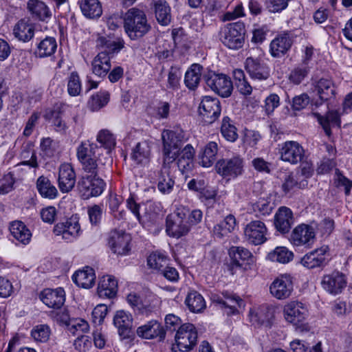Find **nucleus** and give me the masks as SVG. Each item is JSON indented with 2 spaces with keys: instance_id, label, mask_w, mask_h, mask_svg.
Returning <instances> with one entry per match:
<instances>
[{
  "instance_id": "obj_4",
  "label": "nucleus",
  "mask_w": 352,
  "mask_h": 352,
  "mask_svg": "<svg viewBox=\"0 0 352 352\" xmlns=\"http://www.w3.org/2000/svg\"><path fill=\"white\" fill-rule=\"evenodd\" d=\"M197 341V331L191 323H185L179 327L175 336L173 352H188L192 349Z\"/></svg>"
},
{
  "instance_id": "obj_10",
  "label": "nucleus",
  "mask_w": 352,
  "mask_h": 352,
  "mask_svg": "<svg viewBox=\"0 0 352 352\" xmlns=\"http://www.w3.org/2000/svg\"><path fill=\"white\" fill-rule=\"evenodd\" d=\"M346 276L338 271L324 274L321 280L322 287L327 292L334 296L341 294L346 287Z\"/></svg>"
},
{
  "instance_id": "obj_6",
  "label": "nucleus",
  "mask_w": 352,
  "mask_h": 352,
  "mask_svg": "<svg viewBox=\"0 0 352 352\" xmlns=\"http://www.w3.org/2000/svg\"><path fill=\"white\" fill-rule=\"evenodd\" d=\"M104 186V182L98 176L85 175L78 182V190L85 199L99 196L103 192Z\"/></svg>"
},
{
  "instance_id": "obj_28",
  "label": "nucleus",
  "mask_w": 352,
  "mask_h": 352,
  "mask_svg": "<svg viewBox=\"0 0 352 352\" xmlns=\"http://www.w3.org/2000/svg\"><path fill=\"white\" fill-rule=\"evenodd\" d=\"M245 69L252 78L266 80L270 76L268 68L257 59L249 57L245 60Z\"/></svg>"
},
{
  "instance_id": "obj_49",
  "label": "nucleus",
  "mask_w": 352,
  "mask_h": 352,
  "mask_svg": "<svg viewBox=\"0 0 352 352\" xmlns=\"http://www.w3.org/2000/svg\"><path fill=\"white\" fill-rule=\"evenodd\" d=\"M99 151L100 148L96 144L89 142H82L77 148V157L82 164L97 156Z\"/></svg>"
},
{
  "instance_id": "obj_23",
  "label": "nucleus",
  "mask_w": 352,
  "mask_h": 352,
  "mask_svg": "<svg viewBox=\"0 0 352 352\" xmlns=\"http://www.w3.org/2000/svg\"><path fill=\"white\" fill-rule=\"evenodd\" d=\"M58 186L63 192H69L76 183V173L71 164L60 165L58 173Z\"/></svg>"
},
{
  "instance_id": "obj_40",
  "label": "nucleus",
  "mask_w": 352,
  "mask_h": 352,
  "mask_svg": "<svg viewBox=\"0 0 352 352\" xmlns=\"http://www.w3.org/2000/svg\"><path fill=\"white\" fill-rule=\"evenodd\" d=\"M219 146L217 142H210L200 154L199 164L204 167H210L217 160Z\"/></svg>"
},
{
  "instance_id": "obj_56",
  "label": "nucleus",
  "mask_w": 352,
  "mask_h": 352,
  "mask_svg": "<svg viewBox=\"0 0 352 352\" xmlns=\"http://www.w3.org/2000/svg\"><path fill=\"white\" fill-rule=\"evenodd\" d=\"M147 263L151 268L155 269L160 273L167 265V259L162 254L154 253L149 255Z\"/></svg>"
},
{
  "instance_id": "obj_63",
  "label": "nucleus",
  "mask_w": 352,
  "mask_h": 352,
  "mask_svg": "<svg viewBox=\"0 0 352 352\" xmlns=\"http://www.w3.org/2000/svg\"><path fill=\"white\" fill-rule=\"evenodd\" d=\"M253 208L257 216H265L269 214L272 210L270 202L266 200L262 199L256 202Z\"/></svg>"
},
{
  "instance_id": "obj_21",
  "label": "nucleus",
  "mask_w": 352,
  "mask_h": 352,
  "mask_svg": "<svg viewBox=\"0 0 352 352\" xmlns=\"http://www.w3.org/2000/svg\"><path fill=\"white\" fill-rule=\"evenodd\" d=\"M40 299L48 307L59 309L63 305L65 300V291L61 287L55 289L47 288L41 292Z\"/></svg>"
},
{
  "instance_id": "obj_39",
  "label": "nucleus",
  "mask_w": 352,
  "mask_h": 352,
  "mask_svg": "<svg viewBox=\"0 0 352 352\" xmlns=\"http://www.w3.org/2000/svg\"><path fill=\"white\" fill-rule=\"evenodd\" d=\"M96 46L98 48L104 49L107 51L109 56L118 53L124 47L123 40L118 39L113 41L110 36H99L96 40Z\"/></svg>"
},
{
  "instance_id": "obj_2",
  "label": "nucleus",
  "mask_w": 352,
  "mask_h": 352,
  "mask_svg": "<svg viewBox=\"0 0 352 352\" xmlns=\"http://www.w3.org/2000/svg\"><path fill=\"white\" fill-rule=\"evenodd\" d=\"M163 155L165 164L173 162L184 142V134L181 130H164L162 133Z\"/></svg>"
},
{
  "instance_id": "obj_36",
  "label": "nucleus",
  "mask_w": 352,
  "mask_h": 352,
  "mask_svg": "<svg viewBox=\"0 0 352 352\" xmlns=\"http://www.w3.org/2000/svg\"><path fill=\"white\" fill-rule=\"evenodd\" d=\"M10 231L12 236L19 243L24 245L30 243L32 233L22 221L12 222L10 226Z\"/></svg>"
},
{
  "instance_id": "obj_17",
  "label": "nucleus",
  "mask_w": 352,
  "mask_h": 352,
  "mask_svg": "<svg viewBox=\"0 0 352 352\" xmlns=\"http://www.w3.org/2000/svg\"><path fill=\"white\" fill-rule=\"evenodd\" d=\"M136 333L140 338L147 340L158 338L160 341H163L166 337L164 327L155 320H150L138 327Z\"/></svg>"
},
{
  "instance_id": "obj_20",
  "label": "nucleus",
  "mask_w": 352,
  "mask_h": 352,
  "mask_svg": "<svg viewBox=\"0 0 352 352\" xmlns=\"http://www.w3.org/2000/svg\"><path fill=\"white\" fill-rule=\"evenodd\" d=\"M131 236L123 232L113 231L111 233L109 245L112 251L118 255H125L130 251Z\"/></svg>"
},
{
  "instance_id": "obj_22",
  "label": "nucleus",
  "mask_w": 352,
  "mask_h": 352,
  "mask_svg": "<svg viewBox=\"0 0 352 352\" xmlns=\"http://www.w3.org/2000/svg\"><path fill=\"white\" fill-rule=\"evenodd\" d=\"M80 230V224L76 217H71L65 222L57 223L54 228L56 235H62L65 240L71 241L78 236Z\"/></svg>"
},
{
  "instance_id": "obj_43",
  "label": "nucleus",
  "mask_w": 352,
  "mask_h": 352,
  "mask_svg": "<svg viewBox=\"0 0 352 352\" xmlns=\"http://www.w3.org/2000/svg\"><path fill=\"white\" fill-rule=\"evenodd\" d=\"M80 7L82 14L89 19L98 18L102 13V6L98 0H81Z\"/></svg>"
},
{
  "instance_id": "obj_47",
  "label": "nucleus",
  "mask_w": 352,
  "mask_h": 352,
  "mask_svg": "<svg viewBox=\"0 0 352 352\" xmlns=\"http://www.w3.org/2000/svg\"><path fill=\"white\" fill-rule=\"evenodd\" d=\"M185 304L188 309L193 313H200L206 307L203 296L195 291L188 293L185 300Z\"/></svg>"
},
{
  "instance_id": "obj_12",
  "label": "nucleus",
  "mask_w": 352,
  "mask_h": 352,
  "mask_svg": "<svg viewBox=\"0 0 352 352\" xmlns=\"http://www.w3.org/2000/svg\"><path fill=\"white\" fill-rule=\"evenodd\" d=\"M267 229L263 221H252L244 229L245 240L250 244L258 245L267 241Z\"/></svg>"
},
{
  "instance_id": "obj_16",
  "label": "nucleus",
  "mask_w": 352,
  "mask_h": 352,
  "mask_svg": "<svg viewBox=\"0 0 352 352\" xmlns=\"http://www.w3.org/2000/svg\"><path fill=\"white\" fill-rule=\"evenodd\" d=\"M283 313L288 322L298 326L305 320L308 311L302 302L293 301L285 305Z\"/></svg>"
},
{
  "instance_id": "obj_55",
  "label": "nucleus",
  "mask_w": 352,
  "mask_h": 352,
  "mask_svg": "<svg viewBox=\"0 0 352 352\" xmlns=\"http://www.w3.org/2000/svg\"><path fill=\"white\" fill-rule=\"evenodd\" d=\"M109 93L107 91H100L92 96L89 101V106L91 111H98L104 107L109 101Z\"/></svg>"
},
{
  "instance_id": "obj_31",
  "label": "nucleus",
  "mask_w": 352,
  "mask_h": 352,
  "mask_svg": "<svg viewBox=\"0 0 352 352\" xmlns=\"http://www.w3.org/2000/svg\"><path fill=\"white\" fill-rule=\"evenodd\" d=\"M229 255L231 257L232 265L236 267H243L245 264L253 262L252 254L243 247L233 246L230 248Z\"/></svg>"
},
{
  "instance_id": "obj_25",
  "label": "nucleus",
  "mask_w": 352,
  "mask_h": 352,
  "mask_svg": "<svg viewBox=\"0 0 352 352\" xmlns=\"http://www.w3.org/2000/svg\"><path fill=\"white\" fill-rule=\"evenodd\" d=\"M111 57L107 51L99 52L91 61L92 73L99 77L106 76L111 67Z\"/></svg>"
},
{
  "instance_id": "obj_53",
  "label": "nucleus",
  "mask_w": 352,
  "mask_h": 352,
  "mask_svg": "<svg viewBox=\"0 0 352 352\" xmlns=\"http://www.w3.org/2000/svg\"><path fill=\"white\" fill-rule=\"evenodd\" d=\"M221 133L226 140L231 142L236 141L238 138L236 128L232 124L230 118L227 116L223 118Z\"/></svg>"
},
{
  "instance_id": "obj_3",
  "label": "nucleus",
  "mask_w": 352,
  "mask_h": 352,
  "mask_svg": "<svg viewBox=\"0 0 352 352\" xmlns=\"http://www.w3.org/2000/svg\"><path fill=\"white\" fill-rule=\"evenodd\" d=\"M188 210L177 208L168 214L166 220V232L169 236L179 239L186 235L190 231V224L187 220Z\"/></svg>"
},
{
  "instance_id": "obj_13",
  "label": "nucleus",
  "mask_w": 352,
  "mask_h": 352,
  "mask_svg": "<svg viewBox=\"0 0 352 352\" xmlns=\"http://www.w3.org/2000/svg\"><path fill=\"white\" fill-rule=\"evenodd\" d=\"M314 228L309 225L302 223L297 226L290 236V242L295 246L310 248L315 241Z\"/></svg>"
},
{
  "instance_id": "obj_35",
  "label": "nucleus",
  "mask_w": 352,
  "mask_h": 352,
  "mask_svg": "<svg viewBox=\"0 0 352 352\" xmlns=\"http://www.w3.org/2000/svg\"><path fill=\"white\" fill-rule=\"evenodd\" d=\"M13 33L19 40L28 42L34 36V26L29 20L23 19L15 25Z\"/></svg>"
},
{
  "instance_id": "obj_29",
  "label": "nucleus",
  "mask_w": 352,
  "mask_h": 352,
  "mask_svg": "<svg viewBox=\"0 0 352 352\" xmlns=\"http://www.w3.org/2000/svg\"><path fill=\"white\" fill-rule=\"evenodd\" d=\"M155 18L157 22L162 25H167L171 21L170 7L166 0H152Z\"/></svg>"
},
{
  "instance_id": "obj_14",
  "label": "nucleus",
  "mask_w": 352,
  "mask_h": 352,
  "mask_svg": "<svg viewBox=\"0 0 352 352\" xmlns=\"http://www.w3.org/2000/svg\"><path fill=\"white\" fill-rule=\"evenodd\" d=\"M329 248L322 246L305 254L300 263L307 269L323 268L329 262Z\"/></svg>"
},
{
  "instance_id": "obj_58",
  "label": "nucleus",
  "mask_w": 352,
  "mask_h": 352,
  "mask_svg": "<svg viewBox=\"0 0 352 352\" xmlns=\"http://www.w3.org/2000/svg\"><path fill=\"white\" fill-rule=\"evenodd\" d=\"M82 89L80 77L76 72H72L68 78L67 91L70 96H76Z\"/></svg>"
},
{
  "instance_id": "obj_60",
  "label": "nucleus",
  "mask_w": 352,
  "mask_h": 352,
  "mask_svg": "<svg viewBox=\"0 0 352 352\" xmlns=\"http://www.w3.org/2000/svg\"><path fill=\"white\" fill-rule=\"evenodd\" d=\"M127 208L135 215L138 221L144 225L146 221L144 218L140 213V205L136 202L133 196H130L126 201Z\"/></svg>"
},
{
  "instance_id": "obj_9",
  "label": "nucleus",
  "mask_w": 352,
  "mask_h": 352,
  "mask_svg": "<svg viewBox=\"0 0 352 352\" xmlns=\"http://www.w3.org/2000/svg\"><path fill=\"white\" fill-rule=\"evenodd\" d=\"M217 172L223 177L236 178L243 171V162L239 156L219 160L216 164Z\"/></svg>"
},
{
  "instance_id": "obj_45",
  "label": "nucleus",
  "mask_w": 352,
  "mask_h": 352,
  "mask_svg": "<svg viewBox=\"0 0 352 352\" xmlns=\"http://www.w3.org/2000/svg\"><path fill=\"white\" fill-rule=\"evenodd\" d=\"M315 87L318 95L322 100H327L335 96V86L331 79L320 78Z\"/></svg>"
},
{
  "instance_id": "obj_27",
  "label": "nucleus",
  "mask_w": 352,
  "mask_h": 352,
  "mask_svg": "<svg viewBox=\"0 0 352 352\" xmlns=\"http://www.w3.org/2000/svg\"><path fill=\"white\" fill-rule=\"evenodd\" d=\"M293 41L287 34L278 35L270 43V53L274 57H280L290 49Z\"/></svg>"
},
{
  "instance_id": "obj_51",
  "label": "nucleus",
  "mask_w": 352,
  "mask_h": 352,
  "mask_svg": "<svg viewBox=\"0 0 352 352\" xmlns=\"http://www.w3.org/2000/svg\"><path fill=\"white\" fill-rule=\"evenodd\" d=\"M67 330L74 336H79L89 330L87 321L81 318L68 319L65 321Z\"/></svg>"
},
{
  "instance_id": "obj_61",
  "label": "nucleus",
  "mask_w": 352,
  "mask_h": 352,
  "mask_svg": "<svg viewBox=\"0 0 352 352\" xmlns=\"http://www.w3.org/2000/svg\"><path fill=\"white\" fill-rule=\"evenodd\" d=\"M14 184L13 175L10 173L5 175L0 179V195H5L11 191Z\"/></svg>"
},
{
  "instance_id": "obj_52",
  "label": "nucleus",
  "mask_w": 352,
  "mask_h": 352,
  "mask_svg": "<svg viewBox=\"0 0 352 352\" xmlns=\"http://www.w3.org/2000/svg\"><path fill=\"white\" fill-rule=\"evenodd\" d=\"M61 108V104L54 107L53 109L46 112L45 117L46 119L53 120L54 125L57 131L65 132L67 127L65 122L60 118Z\"/></svg>"
},
{
  "instance_id": "obj_54",
  "label": "nucleus",
  "mask_w": 352,
  "mask_h": 352,
  "mask_svg": "<svg viewBox=\"0 0 352 352\" xmlns=\"http://www.w3.org/2000/svg\"><path fill=\"white\" fill-rule=\"evenodd\" d=\"M51 335V330L47 324H38L31 331V337L37 343H45L48 341Z\"/></svg>"
},
{
  "instance_id": "obj_64",
  "label": "nucleus",
  "mask_w": 352,
  "mask_h": 352,
  "mask_svg": "<svg viewBox=\"0 0 352 352\" xmlns=\"http://www.w3.org/2000/svg\"><path fill=\"white\" fill-rule=\"evenodd\" d=\"M280 98L277 94H272L265 100V110L267 114L272 113L279 106Z\"/></svg>"
},
{
  "instance_id": "obj_19",
  "label": "nucleus",
  "mask_w": 352,
  "mask_h": 352,
  "mask_svg": "<svg viewBox=\"0 0 352 352\" xmlns=\"http://www.w3.org/2000/svg\"><path fill=\"white\" fill-rule=\"evenodd\" d=\"M109 158H107L100 153L94 158L82 163L83 170L87 175L98 176L103 175L109 168Z\"/></svg>"
},
{
  "instance_id": "obj_15",
  "label": "nucleus",
  "mask_w": 352,
  "mask_h": 352,
  "mask_svg": "<svg viewBox=\"0 0 352 352\" xmlns=\"http://www.w3.org/2000/svg\"><path fill=\"white\" fill-rule=\"evenodd\" d=\"M305 158L303 147L296 141H287L284 142L280 148V159L290 163L297 164Z\"/></svg>"
},
{
  "instance_id": "obj_33",
  "label": "nucleus",
  "mask_w": 352,
  "mask_h": 352,
  "mask_svg": "<svg viewBox=\"0 0 352 352\" xmlns=\"http://www.w3.org/2000/svg\"><path fill=\"white\" fill-rule=\"evenodd\" d=\"M117 287L118 283L114 277L109 275L104 276L99 280L98 294L100 297L111 298L116 294Z\"/></svg>"
},
{
  "instance_id": "obj_18",
  "label": "nucleus",
  "mask_w": 352,
  "mask_h": 352,
  "mask_svg": "<svg viewBox=\"0 0 352 352\" xmlns=\"http://www.w3.org/2000/svg\"><path fill=\"white\" fill-rule=\"evenodd\" d=\"M133 320L132 315L124 310H118L115 313L113 323L118 329V333L122 339L130 338Z\"/></svg>"
},
{
  "instance_id": "obj_41",
  "label": "nucleus",
  "mask_w": 352,
  "mask_h": 352,
  "mask_svg": "<svg viewBox=\"0 0 352 352\" xmlns=\"http://www.w3.org/2000/svg\"><path fill=\"white\" fill-rule=\"evenodd\" d=\"M168 164L163 163L162 168L159 173L157 188L163 194L170 192L175 182L170 175Z\"/></svg>"
},
{
  "instance_id": "obj_44",
  "label": "nucleus",
  "mask_w": 352,
  "mask_h": 352,
  "mask_svg": "<svg viewBox=\"0 0 352 352\" xmlns=\"http://www.w3.org/2000/svg\"><path fill=\"white\" fill-rule=\"evenodd\" d=\"M202 69L199 64H193L186 71L184 82L188 89L194 90L197 87L201 80Z\"/></svg>"
},
{
  "instance_id": "obj_11",
  "label": "nucleus",
  "mask_w": 352,
  "mask_h": 352,
  "mask_svg": "<svg viewBox=\"0 0 352 352\" xmlns=\"http://www.w3.org/2000/svg\"><path fill=\"white\" fill-rule=\"evenodd\" d=\"M199 112L203 122L213 123L221 114L219 100L217 98L205 96L199 104Z\"/></svg>"
},
{
  "instance_id": "obj_46",
  "label": "nucleus",
  "mask_w": 352,
  "mask_h": 352,
  "mask_svg": "<svg viewBox=\"0 0 352 352\" xmlns=\"http://www.w3.org/2000/svg\"><path fill=\"white\" fill-rule=\"evenodd\" d=\"M56 48V39L53 37H46L38 44L35 54L39 58L51 56L54 54Z\"/></svg>"
},
{
  "instance_id": "obj_5",
  "label": "nucleus",
  "mask_w": 352,
  "mask_h": 352,
  "mask_svg": "<svg viewBox=\"0 0 352 352\" xmlns=\"http://www.w3.org/2000/svg\"><path fill=\"white\" fill-rule=\"evenodd\" d=\"M245 26L242 23H232L226 25L219 32L221 43L231 50H238L244 43Z\"/></svg>"
},
{
  "instance_id": "obj_38",
  "label": "nucleus",
  "mask_w": 352,
  "mask_h": 352,
  "mask_svg": "<svg viewBox=\"0 0 352 352\" xmlns=\"http://www.w3.org/2000/svg\"><path fill=\"white\" fill-rule=\"evenodd\" d=\"M314 115L328 136H330L331 134V126H340V115L336 111H330L325 116H322L317 113H314Z\"/></svg>"
},
{
  "instance_id": "obj_34",
  "label": "nucleus",
  "mask_w": 352,
  "mask_h": 352,
  "mask_svg": "<svg viewBox=\"0 0 352 352\" xmlns=\"http://www.w3.org/2000/svg\"><path fill=\"white\" fill-rule=\"evenodd\" d=\"M96 275L94 270L89 267H86L82 270L75 272L72 276L73 281L79 287L89 289L95 283Z\"/></svg>"
},
{
  "instance_id": "obj_26",
  "label": "nucleus",
  "mask_w": 352,
  "mask_h": 352,
  "mask_svg": "<svg viewBox=\"0 0 352 352\" xmlns=\"http://www.w3.org/2000/svg\"><path fill=\"white\" fill-rule=\"evenodd\" d=\"M294 223L292 210L287 207H280L274 217V226L276 230L282 233L289 231Z\"/></svg>"
},
{
  "instance_id": "obj_48",
  "label": "nucleus",
  "mask_w": 352,
  "mask_h": 352,
  "mask_svg": "<svg viewBox=\"0 0 352 352\" xmlns=\"http://www.w3.org/2000/svg\"><path fill=\"white\" fill-rule=\"evenodd\" d=\"M36 188L40 195L45 198L54 199L58 195L56 188L44 176L37 179Z\"/></svg>"
},
{
  "instance_id": "obj_24",
  "label": "nucleus",
  "mask_w": 352,
  "mask_h": 352,
  "mask_svg": "<svg viewBox=\"0 0 352 352\" xmlns=\"http://www.w3.org/2000/svg\"><path fill=\"white\" fill-rule=\"evenodd\" d=\"M274 309L263 305L250 311V321L255 326L270 327L274 318Z\"/></svg>"
},
{
  "instance_id": "obj_57",
  "label": "nucleus",
  "mask_w": 352,
  "mask_h": 352,
  "mask_svg": "<svg viewBox=\"0 0 352 352\" xmlns=\"http://www.w3.org/2000/svg\"><path fill=\"white\" fill-rule=\"evenodd\" d=\"M97 141L108 150H111L116 146V139L113 135L107 129H102L98 133Z\"/></svg>"
},
{
  "instance_id": "obj_50",
  "label": "nucleus",
  "mask_w": 352,
  "mask_h": 352,
  "mask_svg": "<svg viewBox=\"0 0 352 352\" xmlns=\"http://www.w3.org/2000/svg\"><path fill=\"white\" fill-rule=\"evenodd\" d=\"M294 254L285 247H277L275 250L270 252L267 258L272 261H276L280 263H287L293 259Z\"/></svg>"
},
{
  "instance_id": "obj_59",
  "label": "nucleus",
  "mask_w": 352,
  "mask_h": 352,
  "mask_svg": "<svg viewBox=\"0 0 352 352\" xmlns=\"http://www.w3.org/2000/svg\"><path fill=\"white\" fill-rule=\"evenodd\" d=\"M309 72L307 66L302 65L295 67L290 73L289 80L295 84H300Z\"/></svg>"
},
{
  "instance_id": "obj_30",
  "label": "nucleus",
  "mask_w": 352,
  "mask_h": 352,
  "mask_svg": "<svg viewBox=\"0 0 352 352\" xmlns=\"http://www.w3.org/2000/svg\"><path fill=\"white\" fill-rule=\"evenodd\" d=\"M27 9L33 18L40 21H46L52 16L48 6L40 0H28Z\"/></svg>"
},
{
  "instance_id": "obj_8",
  "label": "nucleus",
  "mask_w": 352,
  "mask_h": 352,
  "mask_svg": "<svg viewBox=\"0 0 352 352\" xmlns=\"http://www.w3.org/2000/svg\"><path fill=\"white\" fill-rule=\"evenodd\" d=\"M206 84L213 91L223 98L229 97L232 91L233 85L230 78L223 74H210Z\"/></svg>"
},
{
  "instance_id": "obj_1",
  "label": "nucleus",
  "mask_w": 352,
  "mask_h": 352,
  "mask_svg": "<svg viewBox=\"0 0 352 352\" xmlns=\"http://www.w3.org/2000/svg\"><path fill=\"white\" fill-rule=\"evenodd\" d=\"M124 29L131 40H138L150 32L151 25L143 10L132 8L124 14Z\"/></svg>"
},
{
  "instance_id": "obj_62",
  "label": "nucleus",
  "mask_w": 352,
  "mask_h": 352,
  "mask_svg": "<svg viewBox=\"0 0 352 352\" xmlns=\"http://www.w3.org/2000/svg\"><path fill=\"white\" fill-rule=\"evenodd\" d=\"M182 76V72L179 68L171 67L168 72V83L170 88H177L179 85V80Z\"/></svg>"
},
{
  "instance_id": "obj_37",
  "label": "nucleus",
  "mask_w": 352,
  "mask_h": 352,
  "mask_svg": "<svg viewBox=\"0 0 352 352\" xmlns=\"http://www.w3.org/2000/svg\"><path fill=\"white\" fill-rule=\"evenodd\" d=\"M223 298L218 300V303L222 305L228 309V315H234L239 314V309L244 307L243 300L235 295L230 294L228 292L223 293Z\"/></svg>"
},
{
  "instance_id": "obj_42",
  "label": "nucleus",
  "mask_w": 352,
  "mask_h": 352,
  "mask_svg": "<svg viewBox=\"0 0 352 352\" xmlns=\"http://www.w3.org/2000/svg\"><path fill=\"white\" fill-rule=\"evenodd\" d=\"M236 226V219L229 214L225 217L223 221L214 226L212 233L214 237L222 239L230 233Z\"/></svg>"
},
{
  "instance_id": "obj_32",
  "label": "nucleus",
  "mask_w": 352,
  "mask_h": 352,
  "mask_svg": "<svg viewBox=\"0 0 352 352\" xmlns=\"http://www.w3.org/2000/svg\"><path fill=\"white\" fill-rule=\"evenodd\" d=\"M131 158L137 164H148L151 159L150 144L146 141L138 142L133 149Z\"/></svg>"
},
{
  "instance_id": "obj_7",
  "label": "nucleus",
  "mask_w": 352,
  "mask_h": 352,
  "mask_svg": "<svg viewBox=\"0 0 352 352\" xmlns=\"http://www.w3.org/2000/svg\"><path fill=\"white\" fill-rule=\"evenodd\" d=\"M293 290V278L288 274L279 275L273 280L270 286V294L278 300L288 298Z\"/></svg>"
}]
</instances>
